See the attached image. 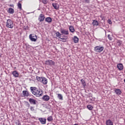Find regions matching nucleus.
Here are the masks:
<instances>
[{"mask_svg":"<svg viewBox=\"0 0 125 125\" xmlns=\"http://www.w3.org/2000/svg\"><path fill=\"white\" fill-rule=\"evenodd\" d=\"M30 89L32 94L36 97H41L42 96V90L38 89L37 87H31Z\"/></svg>","mask_w":125,"mask_h":125,"instance_id":"obj_1","label":"nucleus"},{"mask_svg":"<svg viewBox=\"0 0 125 125\" xmlns=\"http://www.w3.org/2000/svg\"><path fill=\"white\" fill-rule=\"evenodd\" d=\"M6 26L7 28H9L10 29L13 28V27H14L13 21L10 19L7 20L6 23Z\"/></svg>","mask_w":125,"mask_h":125,"instance_id":"obj_2","label":"nucleus"},{"mask_svg":"<svg viewBox=\"0 0 125 125\" xmlns=\"http://www.w3.org/2000/svg\"><path fill=\"white\" fill-rule=\"evenodd\" d=\"M103 50H104V46H96L94 47V51H96V52H102Z\"/></svg>","mask_w":125,"mask_h":125,"instance_id":"obj_3","label":"nucleus"},{"mask_svg":"<svg viewBox=\"0 0 125 125\" xmlns=\"http://www.w3.org/2000/svg\"><path fill=\"white\" fill-rule=\"evenodd\" d=\"M29 39L31 42H37V40H38V36L34 34H30Z\"/></svg>","mask_w":125,"mask_h":125,"instance_id":"obj_4","label":"nucleus"},{"mask_svg":"<svg viewBox=\"0 0 125 125\" xmlns=\"http://www.w3.org/2000/svg\"><path fill=\"white\" fill-rule=\"evenodd\" d=\"M45 64L46 65H49V66H54L55 65V62L52 60H48L45 61Z\"/></svg>","mask_w":125,"mask_h":125,"instance_id":"obj_5","label":"nucleus"},{"mask_svg":"<svg viewBox=\"0 0 125 125\" xmlns=\"http://www.w3.org/2000/svg\"><path fill=\"white\" fill-rule=\"evenodd\" d=\"M45 19V17L43 14H41L38 18V20L40 22H42L44 21V19Z\"/></svg>","mask_w":125,"mask_h":125,"instance_id":"obj_6","label":"nucleus"},{"mask_svg":"<svg viewBox=\"0 0 125 125\" xmlns=\"http://www.w3.org/2000/svg\"><path fill=\"white\" fill-rule=\"evenodd\" d=\"M60 32L62 35H69V31L64 28L61 29Z\"/></svg>","mask_w":125,"mask_h":125,"instance_id":"obj_7","label":"nucleus"},{"mask_svg":"<svg viewBox=\"0 0 125 125\" xmlns=\"http://www.w3.org/2000/svg\"><path fill=\"white\" fill-rule=\"evenodd\" d=\"M39 121H40L42 125H45L46 124V119L45 118H39Z\"/></svg>","mask_w":125,"mask_h":125,"instance_id":"obj_8","label":"nucleus"},{"mask_svg":"<svg viewBox=\"0 0 125 125\" xmlns=\"http://www.w3.org/2000/svg\"><path fill=\"white\" fill-rule=\"evenodd\" d=\"M29 102L30 104H32L33 105H36V104H37V101L34 99H29Z\"/></svg>","mask_w":125,"mask_h":125,"instance_id":"obj_9","label":"nucleus"},{"mask_svg":"<svg viewBox=\"0 0 125 125\" xmlns=\"http://www.w3.org/2000/svg\"><path fill=\"white\" fill-rule=\"evenodd\" d=\"M42 100H43V101H48L49 99H50V98L49 97L48 95H45L43 96V97H42Z\"/></svg>","mask_w":125,"mask_h":125,"instance_id":"obj_10","label":"nucleus"},{"mask_svg":"<svg viewBox=\"0 0 125 125\" xmlns=\"http://www.w3.org/2000/svg\"><path fill=\"white\" fill-rule=\"evenodd\" d=\"M22 94V97H28V96H30V94H29V92L27 91H23Z\"/></svg>","mask_w":125,"mask_h":125,"instance_id":"obj_11","label":"nucleus"},{"mask_svg":"<svg viewBox=\"0 0 125 125\" xmlns=\"http://www.w3.org/2000/svg\"><path fill=\"white\" fill-rule=\"evenodd\" d=\"M117 68L119 71H122V70L124 69V65L122 63H119L117 64Z\"/></svg>","mask_w":125,"mask_h":125,"instance_id":"obj_12","label":"nucleus"},{"mask_svg":"<svg viewBox=\"0 0 125 125\" xmlns=\"http://www.w3.org/2000/svg\"><path fill=\"white\" fill-rule=\"evenodd\" d=\"M15 78H18L19 77V73L17 71H14L12 73Z\"/></svg>","mask_w":125,"mask_h":125,"instance_id":"obj_13","label":"nucleus"},{"mask_svg":"<svg viewBox=\"0 0 125 125\" xmlns=\"http://www.w3.org/2000/svg\"><path fill=\"white\" fill-rule=\"evenodd\" d=\"M114 92L117 95H121L122 94V91L120 89H115Z\"/></svg>","mask_w":125,"mask_h":125,"instance_id":"obj_14","label":"nucleus"},{"mask_svg":"<svg viewBox=\"0 0 125 125\" xmlns=\"http://www.w3.org/2000/svg\"><path fill=\"white\" fill-rule=\"evenodd\" d=\"M41 83H42L43 84H47V79L45 77H43Z\"/></svg>","mask_w":125,"mask_h":125,"instance_id":"obj_15","label":"nucleus"},{"mask_svg":"<svg viewBox=\"0 0 125 125\" xmlns=\"http://www.w3.org/2000/svg\"><path fill=\"white\" fill-rule=\"evenodd\" d=\"M45 22H47V23H51L52 22V19L50 17H47L45 19Z\"/></svg>","mask_w":125,"mask_h":125,"instance_id":"obj_16","label":"nucleus"},{"mask_svg":"<svg viewBox=\"0 0 125 125\" xmlns=\"http://www.w3.org/2000/svg\"><path fill=\"white\" fill-rule=\"evenodd\" d=\"M18 9L20 10H22V4H21V0H20L17 4Z\"/></svg>","mask_w":125,"mask_h":125,"instance_id":"obj_17","label":"nucleus"},{"mask_svg":"<svg viewBox=\"0 0 125 125\" xmlns=\"http://www.w3.org/2000/svg\"><path fill=\"white\" fill-rule=\"evenodd\" d=\"M81 82L83 87H85V86H86V83L85 82V81L83 79H82L81 80Z\"/></svg>","mask_w":125,"mask_h":125,"instance_id":"obj_18","label":"nucleus"},{"mask_svg":"<svg viewBox=\"0 0 125 125\" xmlns=\"http://www.w3.org/2000/svg\"><path fill=\"white\" fill-rule=\"evenodd\" d=\"M69 29L70 32H71V33H74L75 32V27H74V26L70 25L69 26Z\"/></svg>","mask_w":125,"mask_h":125,"instance_id":"obj_19","label":"nucleus"},{"mask_svg":"<svg viewBox=\"0 0 125 125\" xmlns=\"http://www.w3.org/2000/svg\"><path fill=\"white\" fill-rule=\"evenodd\" d=\"M74 43H78L79 42V38L77 36H74L73 38Z\"/></svg>","mask_w":125,"mask_h":125,"instance_id":"obj_20","label":"nucleus"},{"mask_svg":"<svg viewBox=\"0 0 125 125\" xmlns=\"http://www.w3.org/2000/svg\"><path fill=\"white\" fill-rule=\"evenodd\" d=\"M52 6L55 8V9H58L59 8V5L57 3H53Z\"/></svg>","mask_w":125,"mask_h":125,"instance_id":"obj_21","label":"nucleus"},{"mask_svg":"<svg viewBox=\"0 0 125 125\" xmlns=\"http://www.w3.org/2000/svg\"><path fill=\"white\" fill-rule=\"evenodd\" d=\"M106 125H113V122H112V121H111V120L108 119V120H106Z\"/></svg>","mask_w":125,"mask_h":125,"instance_id":"obj_22","label":"nucleus"},{"mask_svg":"<svg viewBox=\"0 0 125 125\" xmlns=\"http://www.w3.org/2000/svg\"><path fill=\"white\" fill-rule=\"evenodd\" d=\"M8 13H10V14H13V13H14V9L12 8H9L8 10Z\"/></svg>","mask_w":125,"mask_h":125,"instance_id":"obj_23","label":"nucleus"},{"mask_svg":"<svg viewBox=\"0 0 125 125\" xmlns=\"http://www.w3.org/2000/svg\"><path fill=\"white\" fill-rule=\"evenodd\" d=\"M43 77H40L39 76L36 77V80L38 81V82H40V83H42V81Z\"/></svg>","mask_w":125,"mask_h":125,"instance_id":"obj_24","label":"nucleus"},{"mask_svg":"<svg viewBox=\"0 0 125 125\" xmlns=\"http://www.w3.org/2000/svg\"><path fill=\"white\" fill-rule=\"evenodd\" d=\"M99 24V23L98 22V21L95 20H94L92 22V24L93 26H98Z\"/></svg>","mask_w":125,"mask_h":125,"instance_id":"obj_25","label":"nucleus"},{"mask_svg":"<svg viewBox=\"0 0 125 125\" xmlns=\"http://www.w3.org/2000/svg\"><path fill=\"white\" fill-rule=\"evenodd\" d=\"M57 95H58V98H59L60 100H63V96L62 95V94H58Z\"/></svg>","mask_w":125,"mask_h":125,"instance_id":"obj_26","label":"nucleus"},{"mask_svg":"<svg viewBox=\"0 0 125 125\" xmlns=\"http://www.w3.org/2000/svg\"><path fill=\"white\" fill-rule=\"evenodd\" d=\"M56 36L57 38H60V37H61V36H62V34H61L60 33V32H57L55 33Z\"/></svg>","mask_w":125,"mask_h":125,"instance_id":"obj_27","label":"nucleus"},{"mask_svg":"<svg viewBox=\"0 0 125 125\" xmlns=\"http://www.w3.org/2000/svg\"><path fill=\"white\" fill-rule=\"evenodd\" d=\"M47 120L48 122H52V121H53V117H52V116L48 117Z\"/></svg>","mask_w":125,"mask_h":125,"instance_id":"obj_28","label":"nucleus"},{"mask_svg":"<svg viewBox=\"0 0 125 125\" xmlns=\"http://www.w3.org/2000/svg\"><path fill=\"white\" fill-rule=\"evenodd\" d=\"M59 39H60L61 40H67V39H68V37L65 36V35H63L62 36V38L61 37H59Z\"/></svg>","mask_w":125,"mask_h":125,"instance_id":"obj_29","label":"nucleus"},{"mask_svg":"<svg viewBox=\"0 0 125 125\" xmlns=\"http://www.w3.org/2000/svg\"><path fill=\"white\" fill-rule=\"evenodd\" d=\"M87 109H88L89 110H92V109H93V106H92V105L89 104L87 106Z\"/></svg>","mask_w":125,"mask_h":125,"instance_id":"obj_30","label":"nucleus"},{"mask_svg":"<svg viewBox=\"0 0 125 125\" xmlns=\"http://www.w3.org/2000/svg\"><path fill=\"white\" fill-rule=\"evenodd\" d=\"M42 3H44V4H46L47 3V0H42Z\"/></svg>","mask_w":125,"mask_h":125,"instance_id":"obj_31","label":"nucleus"},{"mask_svg":"<svg viewBox=\"0 0 125 125\" xmlns=\"http://www.w3.org/2000/svg\"><path fill=\"white\" fill-rule=\"evenodd\" d=\"M107 38L108 39V40H112V37H111V35L108 34L107 35Z\"/></svg>","mask_w":125,"mask_h":125,"instance_id":"obj_32","label":"nucleus"},{"mask_svg":"<svg viewBox=\"0 0 125 125\" xmlns=\"http://www.w3.org/2000/svg\"><path fill=\"white\" fill-rule=\"evenodd\" d=\"M16 125H21L19 120H18V122H16Z\"/></svg>","mask_w":125,"mask_h":125,"instance_id":"obj_33","label":"nucleus"},{"mask_svg":"<svg viewBox=\"0 0 125 125\" xmlns=\"http://www.w3.org/2000/svg\"><path fill=\"white\" fill-rule=\"evenodd\" d=\"M117 43H118V45L120 46V45H121V44H122V41H118Z\"/></svg>","mask_w":125,"mask_h":125,"instance_id":"obj_34","label":"nucleus"},{"mask_svg":"<svg viewBox=\"0 0 125 125\" xmlns=\"http://www.w3.org/2000/svg\"><path fill=\"white\" fill-rule=\"evenodd\" d=\"M30 109L31 111H35V108L33 106H30Z\"/></svg>","mask_w":125,"mask_h":125,"instance_id":"obj_35","label":"nucleus"},{"mask_svg":"<svg viewBox=\"0 0 125 125\" xmlns=\"http://www.w3.org/2000/svg\"><path fill=\"white\" fill-rule=\"evenodd\" d=\"M61 42H66V40H63V39H61V40H60Z\"/></svg>","mask_w":125,"mask_h":125,"instance_id":"obj_36","label":"nucleus"},{"mask_svg":"<svg viewBox=\"0 0 125 125\" xmlns=\"http://www.w3.org/2000/svg\"><path fill=\"white\" fill-rule=\"evenodd\" d=\"M9 6H10V7H14V4H10L9 5Z\"/></svg>","mask_w":125,"mask_h":125,"instance_id":"obj_37","label":"nucleus"},{"mask_svg":"<svg viewBox=\"0 0 125 125\" xmlns=\"http://www.w3.org/2000/svg\"><path fill=\"white\" fill-rule=\"evenodd\" d=\"M85 2H86L87 3H88V2H89V0H85Z\"/></svg>","mask_w":125,"mask_h":125,"instance_id":"obj_38","label":"nucleus"},{"mask_svg":"<svg viewBox=\"0 0 125 125\" xmlns=\"http://www.w3.org/2000/svg\"><path fill=\"white\" fill-rule=\"evenodd\" d=\"M109 24H112V21H111V20L108 21Z\"/></svg>","mask_w":125,"mask_h":125,"instance_id":"obj_39","label":"nucleus"}]
</instances>
